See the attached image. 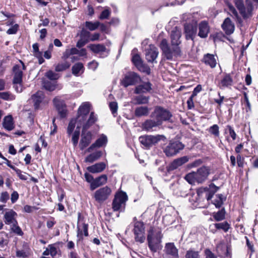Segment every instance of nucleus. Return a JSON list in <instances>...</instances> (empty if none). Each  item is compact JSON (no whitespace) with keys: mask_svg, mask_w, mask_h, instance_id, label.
Returning <instances> with one entry per match:
<instances>
[{"mask_svg":"<svg viewBox=\"0 0 258 258\" xmlns=\"http://www.w3.org/2000/svg\"><path fill=\"white\" fill-rule=\"evenodd\" d=\"M161 137L160 135H144L139 138V141L144 147L149 149L160 141Z\"/></svg>","mask_w":258,"mask_h":258,"instance_id":"f8f14e48","label":"nucleus"},{"mask_svg":"<svg viewBox=\"0 0 258 258\" xmlns=\"http://www.w3.org/2000/svg\"><path fill=\"white\" fill-rule=\"evenodd\" d=\"M111 193V188L105 186L96 190L94 193L93 198L98 203H102L109 198Z\"/></svg>","mask_w":258,"mask_h":258,"instance_id":"9d476101","label":"nucleus"},{"mask_svg":"<svg viewBox=\"0 0 258 258\" xmlns=\"http://www.w3.org/2000/svg\"><path fill=\"white\" fill-rule=\"evenodd\" d=\"M43 87L47 90L52 91L55 90L56 88L55 85L52 84L51 82L48 81H45L43 82Z\"/></svg>","mask_w":258,"mask_h":258,"instance_id":"3c124183","label":"nucleus"},{"mask_svg":"<svg viewBox=\"0 0 258 258\" xmlns=\"http://www.w3.org/2000/svg\"><path fill=\"white\" fill-rule=\"evenodd\" d=\"M164 251L166 254L170 255L172 258L179 257L178 249L174 243L169 242L166 243Z\"/></svg>","mask_w":258,"mask_h":258,"instance_id":"4be33fe9","label":"nucleus"},{"mask_svg":"<svg viewBox=\"0 0 258 258\" xmlns=\"http://www.w3.org/2000/svg\"><path fill=\"white\" fill-rule=\"evenodd\" d=\"M216 199L214 200L213 204L216 208H219L223 205L224 201L226 200V198L222 194H218L216 195Z\"/></svg>","mask_w":258,"mask_h":258,"instance_id":"a19ab883","label":"nucleus"},{"mask_svg":"<svg viewBox=\"0 0 258 258\" xmlns=\"http://www.w3.org/2000/svg\"><path fill=\"white\" fill-rule=\"evenodd\" d=\"M72 73L76 76H79L84 72V67L82 63H75L72 68Z\"/></svg>","mask_w":258,"mask_h":258,"instance_id":"c9c22d12","label":"nucleus"},{"mask_svg":"<svg viewBox=\"0 0 258 258\" xmlns=\"http://www.w3.org/2000/svg\"><path fill=\"white\" fill-rule=\"evenodd\" d=\"M109 108L112 112V113L115 116V114L116 113L118 106L117 103L116 102H111L109 103Z\"/></svg>","mask_w":258,"mask_h":258,"instance_id":"052dcab7","label":"nucleus"},{"mask_svg":"<svg viewBox=\"0 0 258 258\" xmlns=\"http://www.w3.org/2000/svg\"><path fill=\"white\" fill-rule=\"evenodd\" d=\"M48 247L50 251V255L52 257H54L58 253V247L56 246V244H49Z\"/></svg>","mask_w":258,"mask_h":258,"instance_id":"de8ad7c7","label":"nucleus"},{"mask_svg":"<svg viewBox=\"0 0 258 258\" xmlns=\"http://www.w3.org/2000/svg\"><path fill=\"white\" fill-rule=\"evenodd\" d=\"M14 171L16 172L18 176L21 180H26L27 179V175L29 176V175L26 173L23 174L22 171L19 169L16 168Z\"/></svg>","mask_w":258,"mask_h":258,"instance_id":"4d7b16f0","label":"nucleus"},{"mask_svg":"<svg viewBox=\"0 0 258 258\" xmlns=\"http://www.w3.org/2000/svg\"><path fill=\"white\" fill-rule=\"evenodd\" d=\"M19 198V194L17 191H14L12 194L11 197V200L13 204L15 203Z\"/></svg>","mask_w":258,"mask_h":258,"instance_id":"774afa93","label":"nucleus"},{"mask_svg":"<svg viewBox=\"0 0 258 258\" xmlns=\"http://www.w3.org/2000/svg\"><path fill=\"white\" fill-rule=\"evenodd\" d=\"M33 53L34 55L38 58L39 64H42L44 62V59L42 57V53L41 51H38Z\"/></svg>","mask_w":258,"mask_h":258,"instance_id":"0e129e2a","label":"nucleus"},{"mask_svg":"<svg viewBox=\"0 0 258 258\" xmlns=\"http://www.w3.org/2000/svg\"><path fill=\"white\" fill-rule=\"evenodd\" d=\"M110 15V11L109 9H105L102 12L100 16L99 17V19L100 20H103L107 19Z\"/></svg>","mask_w":258,"mask_h":258,"instance_id":"bf43d9fd","label":"nucleus"},{"mask_svg":"<svg viewBox=\"0 0 258 258\" xmlns=\"http://www.w3.org/2000/svg\"><path fill=\"white\" fill-rule=\"evenodd\" d=\"M132 231L134 234V238L136 242L143 243L146 239L145 227L142 221H136L133 224Z\"/></svg>","mask_w":258,"mask_h":258,"instance_id":"423d86ee","label":"nucleus"},{"mask_svg":"<svg viewBox=\"0 0 258 258\" xmlns=\"http://www.w3.org/2000/svg\"><path fill=\"white\" fill-rule=\"evenodd\" d=\"M10 95V93L8 92H0V98L5 100H9L11 99Z\"/></svg>","mask_w":258,"mask_h":258,"instance_id":"338daca9","label":"nucleus"},{"mask_svg":"<svg viewBox=\"0 0 258 258\" xmlns=\"http://www.w3.org/2000/svg\"><path fill=\"white\" fill-rule=\"evenodd\" d=\"M185 179L190 184H195L197 182V176L195 172L189 173L186 174L184 177Z\"/></svg>","mask_w":258,"mask_h":258,"instance_id":"a18cd8bd","label":"nucleus"},{"mask_svg":"<svg viewBox=\"0 0 258 258\" xmlns=\"http://www.w3.org/2000/svg\"><path fill=\"white\" fill-rule=\"evenodd\" d=\"M107 143V138L104 134H102L100 137L92 144L87 150V152H91L95 148H100L105 146Z\"/></svg>","mask_w":258,"mask_h":258,"instance_id":"412c9836","label":"nucleus"},{"mask_svg":"<svg viewBox=\"0 0 258 258\" xmlns=\"http://www.w3.org/2000/svg\"><path fill=\"white\" fill-rule=\"evenodd\" d=\"M162 238L163 234L161 228L154 226L150 227L148 230L147 240L148 247L152 253H155L162 249Z\"/></svg>","mask_w":258,"mask_h":258,"instance_id":"7ed1b4c3","label":"nucleus"},{"mask_svg":"<svg viewBox=\"0 0 258 258\" xmlns=\"http://www.w3.org/2000/svg\"><path fill=\"white\" fill-rule=\"evenodd\" d=\"M213 216L217 221H220L224 220L225 217V210L224 208L221 210H219L217 212H214L213 213Z\"/></svg>","mask_w":258,"mask_h":258,"instance_id":"79ce46f5","label":"nucleus"},{"mask_svg":"<svg viewBox=\"0 0 258 258\" xmlns=\"http://www.w3.org/2000/svg\"><path fill=\"white\" fill-rule=\"evenodd\" d=\"M211 133L216 137L219 136V126L217 124H214L211 126Z\"/></svg>","mask_w":258,"mask_h":258,"instance_id":"e2e57ef3","label":"nucleus"},{"mask_svg":"<svg viewBox=\"0 0 258 258\" xmlns=\"http://www.w3.org/2000/svg\"><path fill=\"white\" fill-rule=\"evenodd\" d=\"M227 127L229 130V135L232 138L233 140H235L236 138V134L235 131H234L233 128L230 125H228Z\"/></svg>","mask_w":258,"mask_h":258,"instance_id":"69168bd1","label":"nucleus"},{"mask_svg":"<svg viewBox=\"0 0 258 258\" xmlns=\"http://www.w3.org/2000/svg\"><path fill=\"white\" fill-rule=\"evenodd\" d=\"M214 225L217 229H222L225 232H227L230 228V225L227 222L215 223Z\"/></svg>","mask_w":258,"mask_h":258,"instance_id":"c03bdc74","label":"nucleus"},{"mask_svg":"<svg viewBox=\"0 0 258 258\" xmlns=\"http://www.w3.org/2000/svg\"><path fill=\"white\" fill-rule=\"evenodd\" d=\"M90 34V32L83 28L80 32V37L84 40H87V41L89 42Z\"/></svg>","mask_w":258,"mask_h":258,"instance_id":"5fc2aeb1","label":"nucleus"},{"mask_svg":"<svg viewBox=\"0 0 258 258\" xmlns=\"http://www.w3.org/2000/svg\"><path fill=\"white\" fill-rule=\"evenodd\" d=\"M30 254V248L27 243L23 245V248L21 250H18L16 251V256L19 257L25 258L29 256Z\"/></svg>","mask_w":258,"mask_h":258,"instance_id":"473e14b6","label":"nucleus"},{"mask_svg":"<svg viewBox=\"0 0 258 258\" xmlns=\"http://www.w3.org/2000/svg\"><path fill=\"white\" fill-rule=\"evenodd\" d=\"M149 97L145 96H139L136 97L135 100L137 104H147L149 102Z\"/></svg>","mask_w":258,"mask_h":258,"instance_id":"09e8293b","label":"nucleus"},{"mask_svg":"<svg viewBox=\"0 0 258 258\" xmlns=\"http://www.w3.org/2000/svg\"><path fill=\"white\" fill-rule=\"evenodd\" d=\"M44 98V95L41 91H38L31 96V100L33 102L35 109H37L39 108Z\"/></svg>","mask_w":258,"mask_h":258,"instance_id":"bb28decb","label":"nucleus"},{"mask_svg":"<svg viewBox=\"0 0 258 258\" xmlns=\"http://www.w3.org/2000/svg\"><path fill=\"white\" fill-rule=\"evenodd\" d=\"M258 4V0H253ZM246 6H245L243 0H235L234 3L238 10L240 14L244 19L251 16L253 6L250 0H245Z\"/></svg>","mask_w":258,"mask_h":258,"instance_id":"39448f33","label":"nucleus"},{"mask_svg":"<svg viewBox=\"0 0 258 258\" xmlns=\"http://www.w3.org/2000/svg\"><path fill=\"white\" fill-rule=\"evenodd\" d=\"M81 126L82 125H80L79 124H78L76 130L75 131L72 136V141L73 143V145L75 147H76L78 143V140L80 136V128Z\"/></svg>","mask_w":258,"mask_h":258,"instance_id":"37998d69","label":"nucleus"},{"mask_svg":"<svg viewBox=\"0 0 258 258\" xmlns=\"http://www.w3.org/2000/svg\"><path fill=\"white\" fill-rule=\"evenodd\" d=\"M88 47L95 53L105 52L107 50V48L105 46L102 44H90L88 46Z\"/></svg>","mask_w":258,"mask_h":258,"instance_id":"f704fd0d","label":"nucleus"},{"mask_svg":"<svg viewBox=\"0 0 258 258\" xmlns=\"http://www.w3.org/2000/svg\"><path fill=\"white\" fill-rule=\"evenodd\" d=\"M102 155V152L101 151H98L90 154L85 158V161L87 162L92 163L98 160Z\"/></svg>","mask_w":258,"mask_h":258,"instance_id":"e433bc0d","label":"nucleus"},{"mask_svg":"<svg viewBox=\"0 0 258 258\" xmlns=\"http://www.w3.org/2000/svg\"><path fill=\"white\" fill-rule=\"evenodd\" d=\"M149 113V109L147 106H139L135 110V115L136 117L147 116Z\"/></svg>","mask_w":258,"mask_h":258,"instance_id":"72a5a7b5","label":"nucleus"},{"mask_svg":"<svg viewBox=\"0 0 258 258\" xmlns=\"http://www.w3.org/2000/svg\"><path fill=\"white\" fill-rule=\"evenodd\" d=\"M26 69L24 62L20 60L19 63L15 65L13 70L14 74L13 83L22 82L23 71Z\"/></svg>","mask_w":258,"mask_h":258,"instance_id":"ddd939ff","label":"nucleus"},{"mask_svg":"<svg viewBox=\"0 0 258 258\" xmlns=\"http://www.w3.org/2000/svg\"><path fill=\"white\" fill-rule=\"evenodd\" d=\"M218 57L217 55L211 54V68H214L217 64H218L219 73L222 72V70L220 64L218 63Z\"/></svg>","mask_w":258,"mask_h":258,"instance_id":"49530a36","label":"nucleus"},{"mask_svg":"<svg viewBox=\"0 0 258 258\" xmlns=\"http://www.w3.org/2000/svg\"><path fill=\"white\" fill-rule=\"evenodd\" d=\"M198 205L200 208H205L210 204V189L208 187H201L197 190Z\"/></svg>","mask_w":258,"mask_h":258,"instance_id":"0eeeda50","label":"nucleus"},{"mask_svg":"<svg viewBox=\"0 0 258 258\" xmlns=\"http://www.w3.org/2000/svg\"><path fill=\"white\" fill-rule=\"evenodd\" d=\"M223 29L227 35L231 34L234 31V25L229 18L225 19L222 25Z\"/></svg>","mask_w":258,"mask_h":258,"instance_id":"c85d7f7f","label":"nucleus"},{"mask_svg":"<svg viewBox=\"0 0 258 258\" xmlns=\"http://www.w3.org/2000/svg\"><path fill=\"white\" fill-rule=\"evenodd\" d=\"M181 30L175 27L172 29L170 33V41L171 47L169 46L168 41L166 39L162 40L160 47L162 51L163 55L168 60H171L174 56H178L181 54V49L179 45L181 41Z\"/></svg>","mask_w":258,"mask_h":258,"instance_id":"f257e3e1","label":"nucleus"},{"mask_svg":"<svg viewBox=\"0 0 258 258\" xmlns=\"http://www.w3.org/2000/svg\"><path fill=\"white\" fill-rule=\"evenodd\" d=\"M141 82L140 76L134 72H129L121 80L120 84L123 87L126 88L129 86L135 85Z\"/></svg>","mask_w":258,"mask_h":258,"instance_id":"6e6552de","label":"nucleus"},{"mask_svg":"<svg viewBox=\"0 0 258 258\" xmlns=\"http://www.w3.org/2000/svg\"><path fill=\"white\" fill-rule=\"evenodd\" d=\"M71 64L67 61L61 62L55 65V71L56 72H62L69 68Z\"/></svg>","mask_w":258,"mask_h":258,"instance_id":"ea45409f","label":"nucleus"},{"mask_svg":"<svg viewBox=\"0 0 258 258\" xmlns=\"http://www.w3.org/2000/svg\"><path fill=\"white\" fill-rule=\"evenodd\" d=\"M233 83V80L229 74L226 75L221 80L220 85L222 87H227L231 86Z\"/></svg>","mask_w":258,"mask_h":258,"instance_id":"58836bf2","label":"nucleus"},{"mask_svg":"<svg viewBox=\"0 0 258 258\" xmlns=\"http://www.w3.org/2000/svg\"><path fill=\"white\" fill-rule=\"evenodd\" d=\"M127 200V196L125 192H120L117 194L112 202V209L113 211H119Z\"/></svg>","mask_w":258,"mask_h":258,"instance_id":"4468645a","label":"nucleus"},{"mask_svg":"<svg viewBox=\"0 0 258 258\" xmlns=\"http://www.w3.org/2000/svg\"><path fill=\"white\" fill-rule=\"evenodd\" d=\"M19 25L18 24H15L12 27H11L10 28H9L7 31V33L8 34H16L19 29Z\"/></svg>","mask_w":258,"mask_h":258,"instance_id":"680f3d73","label":"nucleus"},{"mask_svg":"<svg viewBox=\"0 0 258 258\" xmlns=\"http://www.w3.org/2000/svg\"><path fill=\"white\" fill-rule=\"evenodd\" d=\"M106 168V164L104 162H99L87 167V170L91 173H95L101 172Z\"/></svg>","mask_w":258,"mask_h":258,"instance_id":"c756f323","label":"nucleus"},{"mask_svg":"<svg viewBox=\"0 0 258 258\" xmlns=\"http://www.w3.org/2000/svg\"><path fill=\"white\" fill-rule=\"evenodd\" d=\"M160 125V124L157 122L156 119H148L146 120L142 125V128L143 130L147 132L153 131L154 127Z\"/></svg>","mask_w":258,"mask_h":258,"instance_id":"393cba45","label":"nucleus"},{"mask_svg":"<svg viewBox=\"0 0 258 258\" xmlns=\"http://www.w3.org/2000/svg\"><path fill=\"white\" fill-rule=\"evenodd\" d=\"M10 198V196L7 191L2 192L0 196V202L6 203Z\"/></svg>","mask_w":258,"mask_h":258,"instance_id":"13d9d810","label":"nucleus"},{"mask_svg":"<svg viewBox=\"0 0 258 258\" xmlns=\"http://www.w3.org/2000/svg\"><path fill=\"white\" fill-rule=\"evenodd\" d=\"M152 90V84L149 82H144L137 86L135 90V93L141 94L150 92Z\"/></svg>","mask_w":258,"mask_h":258,"instance_id":"cd10ccee","label":"nucleus"},{"mask_svg":"<svg viewBox=\"0 0 258 258\" xmlns=\"http://www.w3.org/2000/svg\"><path fill=\"white\" fill-rule=\"evenodd\" d=\"M150 116L152 118L156 119L157 122L161 125L163 121H169L172 115L167 109L160 106H156L154 107Z\"/></svg>","mask_w":258,"mask_h":258,"instance_id":"20e7f679","label":"nucleus"},{"mask_svg":"<svg viewBox=\"0 0 258 258\" xmlns=\"http://www.w3.org/2000/svg\"><path fill=\"white\" fill-rule=\"evenodd\" d=\"M91 104L88 102L83 103L79 108L77 121L78 124L83 126V131L87 130L97 121V115L91 112L89 118L88 115L90 111Z\"/></svg>","mask_w":258,"mask_h":258,"instance_id":"f03ea898","label":"nucleus"},{"mask_svg":"<svg viewBox=\"0 0 258 258\" xmlns=\"http://www.w3.org/2000/svg\"><path fill=\"white\" fill-rule=\"evenodd\" d=\"M85 27L90 31H93L98 28L100 25L99 21H86L85 24Z\"/></svg>","mask_w":258,"mask_h":258,"instance_id":"4c0bfd02","label":"nucleus"},{"mask_svg":"<svg viewBox=\"0 0 258 258\" xmlns=\"http://www.w3.org/2000/svg\"><path fill=\"white\" fill-rule=\"evenodd\" d=\"M3 125L6 130L9 131L14 129V124L12 115H7L4 117Z\"/></svg>","mask_w":258,"mask_h":258,"instance_id":"2f4dec72","label":"nucleus"},{"mask_svg":"<svg viewBox=\"0 0 258 258\" xmlns=\"http://www.w3.org/2000/svg\"><path fill=\"white\" fill-rule=\"evenodd\" d=\"M209 174V170L207 167L203 166L199 168L197 171L196 172L197 182L199 183L203 182L207 179Z\"/></svg>","mask_w":258,"mask_h":258,"instance_id":"b1692460","label":"nucleus"},{"mask_svg":"<svg viewBox=\"0 0 258 258\" xmlns=\"http://www.w3.org/2000/svg\"><path fill=\"white\" fill-rule=\"evenodd\" d=\"M45 76L51 80H56L59 78V75L52 71H49L45 74Z\"/></svg>","mask_w":258,"mask_h":258,"instance_id":"864d4df0","label":"nucleus"},{"mask_svg":"<svg viewBox=\"0 0 258 258\" xmlns=\"http://www.w3.org/2000/svg\"><path fill=\"white\" fill-rule=\"evenodd\" d=\"M107 180V177L106 175L103 174L99 177L94 179V181L91 183L90 185V189L94 190L96 188L105 184Z\"/></svg>","mask_w":258,"mask_h":258,"instance_id":"a878e982","label":"nucleus"},{"mask_svg":"<svg viewBox=\"0 0 258 258\" xmlns=\"http://www.w3.org/2000/svg\"><path fill=\"white\" fill-rule=\"evenodd\" d=\"M184 147L181 142L178 141L170 142L164 149V152L167 156L171 157L182 150Z\"/></svg>","mask_w":258,"mask_h":258,"instance_id":"9b49d317","label":"nucleus"},{"mask_svg":"<svg viewBox=\"0 0 258 258\" xmlns=\"http://www.w3.org/2000/svg\"><path fill=\"white\" fill-rule=\"evenodd\" d=\"M11 230L13 232L16 234L22 236L23 235V232L21 228L18 226V222L16 224L14 223L12 225Z\"/></svg>","mask_w":258,"mask_h":258,"instance_id":"603ef678","label":"nucleus"},{"mask_svg":"<svg viewBox=\"0 0 258 258\" xmlns=\"http://www.w3.org/2000/svg\"><path fill=\"white\" fill-rule=\"evenodd\" d=\"M76 123L78 124L77 118L76 119H72L70 120L67 128V133L69 136H70L72 134L75 127Z\"/></svg>","mask_w":258,"mask_h":258,"instance_id":"8fccbe9b","label":"nucleus"},{"mask_svg":"<svg viewBox=\"0 0 258 258\" xmlns=\"http://www.w3.org/2000/svg\"><path fill=\"white\" fill-rule=\"evenodd\" d=\"M86 130L83 131V126H82V133L81 139L80 142L79 146L81 150L86 148L91 142L92 135L90 132L85 133Z\"/></svg>","mask_w":258,"mask_h":258,"instance_id":"a211bd4d","label":"nucleus"},{"mask_svg":"<svg viewBox=\"0 0 258 258\" xmlns=\"http://www.w3.org/2000/svg\"><path fill=\"white\" fill-rule=\"evenodd\" d=\"M77 237L79 240H82L83 239V230L84 235L85 236H88V225L84 223V218L82 216L81 213H78V222H77Z\"/></svg>","mask_w":258,"mask_h":258,"instance_id":"1a4fd4ad","label":"nucleus"},{"mask_svg":"<svg viewBox=\"0 0 258 258\" xmlns=\"http://www.w3.org/2000/svg\"><path fill=\"white\" fill-rule=\"evenodd\" d=\"M209 30L208 23L203 21L199 25V32L198 35L201 38H205L208 36Z\"/></svg>","mask_w":258,"mask_h":258,"instance_id":"7c9ffc66","label":"nucleus"},{"mask_svg":"<svg viewBox=\"0 0 258 258\" xmlns=\"http://www.w3.org/2000/svg\"><path fill=\"white\" fill-rule=\"evenodd\" d=\"M132 61L139 71L140 72L146 73L148 74H150V68L143 63L142 59L139 54H137L134 55L132 57Z\"/></svg>","mask_w":258,"mask_h":258,"instance_id":"dca6fc26","label":"nucleus"},{"mask_svg":"<svg viewBox=\"0 0 258 258\" xmlns=\"http://www.w3.org/2000/svg\"><path fill=\"white\" fill-rule=\"evenodd\" d=\"M189 160V157L185 156L174 160L167 167L168 171L174 170L178 167L182 166L187 162Z\"/></svg>","mask_w":258,"mask_h":258,"instance_id":"aec40b11","label":"nucleus"},{"mask_svg":"<svg viewBox=\"0 0 258 258\" xmlns=\"http://www.w3.org/2000/svg\"><path fill=\"white\" fill-rule=\"evenodd\" d=\"M17 214L14 210L11 209L8 211L6 212L4 214V220L6 224L10 225L14 223L16 224L17 221L16 220V217Z\"/></svg>","mask_w":258,"mask_h":258,"instance_id":"5701e85b","label":"nucleus"},{"mask_svg":"<svg viewBox=\"0 0 258 258\" xmlns=\"http://www.w3.org/2000/svg\"><path fill=\"white\" fill-rule=\"evenodd\" d=\"M186 39L193 40L197 31V25L196 23L185 24L184 27Z\"/></svg>","mask_w":258,"mask_h":258,"instance_id":"f3484780","label":"nucleus"},{"mask_svg":"<svg viewBox=\"0 0 258 258\" xmlns=\"http://www.w3.org/2000/svg\"><path fill=\"white\" fill-rule=\"evenodd\" d=\"M185 256V258H199V254L198 251L189 250L187 251Z\"/></svg>","mask_w":258,"mask_h":258,"instance_id":"6e6d98bb","label":"nucleus"},{"mask_svg":"<svg viewBox=\"0 0 258 258\" xmlns=\"http://www.w3.org/2000/svg\"><path fill=\"white\" fill-rule=\"evenodd\" d=\"M158 53V49L154 45H150L146 50V58L148 62H156Z\"/></svg>","mask_w":258,"mask_h":258,"instance_id":"6ab92c4d","label":"nucleus"},{"mask_svg":"<svg viewBox=\"0 0 258 258\" xmlns=\"http://www.w3.org/2000/svg\"><path fill=\"white\" fill-rule=\"evenodd\" d=\"M54 105L57 109L61 118H64L67 116V110L64 101L59 97H56L53 100Z\"/></svg>","mask_w":258,"mask_h":258,"instance_id":"2eb2a0df","label":"nucleus"}]
</instances>
